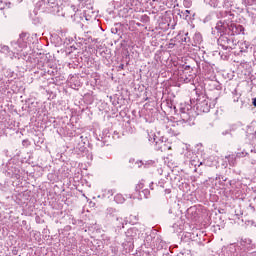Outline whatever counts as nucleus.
<instances>
[{
    "label": "nucleus",
    "mask_w": 256,
    "mask_h": 256,
    "mask_svg": "<svg viewBox=\"0 0 256 256\" xmlns=\"http://www.w3.org/2000/svg\"><path fill=\"white\" fill-rule=\"evenodd\" d=\"M36 7L41 11L54 13V11H57L59 4L57 3V0H40L39 2H37Z\"/></svg>",
    "instance_id": "obj_1"
},
{
    "label": "nucleus",
    "mask_w": 256,
    "mask_h": 256,
    "mask_svg": "<svg viewBox=\"0 0 256 256\" xmlns=\"http://www.w3.org/2000/svg\"><path fill=\"white\" fill-rule=\"evenodd\" d=\"M180 117L183 123H191L195 117L191 115L193 113V107L190 104L184 103L180 104Z\"/></svg>",
    "instance_id": "obj_2"
},
{
    "label": "nucleus",
    "mask_w": 256,
    "mask_h": 256,
    "mask_svg": "<svg viewBox=\"0 0 256 256\" xmlns=\"http://www.w3.org/2000/svg\"><path fill=\"white\" fill-rule=\"evenodd\" d=\"M218 45L224 49V51H227V49H235V40L233 37L227 36V35H221L218 38Z\"/></svg>",
    "instance_id": "obj_3"
},
{
    "label": "nucleus",
    "mask_w": 256,
    "mask_h": 256,
    "mask_svg": "<svg viewBox=\"0 0 256 256\" xmlns=\"http://www.w3.org/2000/svg\"><path fill=\"white\" fill-rule=\"evenodd\" d=\"M182 68H183V74H184L182 79H184V82L193 83L195 79V75L189 74L191 73V71H193V68H191L189 65H183Z\"/></svg>",
    "instance_id": "obj_4"
},
{
    "label": "nucleus",
    "mask_w": 256,
    "mask_h": 256,
    "mask_svg": "<svg viewBox=\"0 0 256 256\" xmlns=\"http://www.w3.org/2000/svg\"><path fill=\"white\" fill-rule=\"evenodd\" d=\"M228 29L231 31L232 35H241L245 31V27L241 24L233 23V21L228 22Z\"/></svg>",
    "instance_id": "obj_5"
},
{
    "label": "nucleus",
    "mask_w": 256,
    "mask_h": 256,
    "mask_svg": "<svg viewBox=\"0 0 256 256\" xmlns=\"http://www.w3.org/2000/svg\"><path fill=\"white\" fill-rule=\"evenodd\" d=\"M108 213H110L109 214L110 217L112 215V217L115 218L114 220L115 227H117L118 229H123V227H125V220L123 219V217H119L117 214H113L115 213V211H113V209L111 208L108 209Z\"/></svg>",
    "instance_id": "obj_6"
},
{
    "label": "nucleus",
    "mask_w": 256,
    "mask_h": 256,
    "mask_svg": "<svg viewBox=\"0 0 256 256\" xmlns=\"http://www.w3.org/2000/svg\"><path fill=\"white\" fill-rule=\"evenodd\" d=\"M196 105V109L197 111H200V113H209V111H211V104L209 103V100H203L198 102Z\"/></svg>",
    "instance_id": "obj_7"
},
{
    "label": "nucleus",
    "mask_w": 256,
    "mask_h": 256,
    "mask_svg": "<svg viewBox=\"0 0 256 256\" xmlns=\"http://www.w3.org/2000/svg\"><path fill=\"white\" fill-rule=\"evenodd\" d=\"M153 141L156 145L157 151H169L171 149V146L167 145V143L161 139L157 140V138H153Z\"/></svg>",
    "instance_id": "obj_8"
},
{
    "label": "nucleus",
    "mask_w": 256,
    "mask_h": 256,
    "mask_svg": "<svg viewBox=\"0 0 256 256\" xmlns=\"http://www.w3.org/2000/svg\"><path fill=\"white\" fill-rule=\"evenodd\" d=\"M229 20L225 19L224 21H219L216 26L215 29L218 31V33H225V31H227V29H229Z\"/></svg>",
    "instance_id": "obj_9"
},
{
    "label": "nucleus",
    "mask_w": 256,
    "mask_h": 256,
    "mask_svg": "<svg viewBox=\"0 0 256 256\" xmlns=\"http://www.w3.org/2000/svg\"><path fill=\"white\" fill-rule=\"evenodd\" d=\"M202 67V72L204 73V75H211V73H213V67L211 66V64L207 63V62H203L201 64Z\"/></svg>",
    "instance_id": "obj_10"
},
{
    "label": "nucleus",
    "mask_w": 256,
    "mask_h": 256,
    "mask_svg": "<svg viewBox=\"0 0 256 256\" xmlns=\"http://www.w3.org/2000/svg\"><path fill=\"white\" fill-rule=\"evenodd\" d=\"M9 9V5H7V3L0 1V19H3V17H7L5 16V11H7Z\"/></svg>",
    "instance_id": "obj_11"
},
{
    "label": "nucleus",
    "mask_w": 256,
    "mask_h": 256,
    "mask_svg": "<svg viewBox=\"0 0 256 256\" xmlns=\"http://www.w3.org/2000/svg\"><path fill=\"white\" fill-rule=\"evenodd\" d=\"M0 53H3L4 55H7V57H13L14 53L11 51V48L7 45H3L0 49Z\"/></svg>",
    "instance_id": "obj_12"
},
{
    "label": "nucleus",
    "mask_w": 256,
    "mask_h": 256,
    "mask_svg": "<svg viewBox=\"0 0 256 256\" xmlns=\"http://www.w3.org/2000/svg\"><path fill=\"white\" fill-rule=\"evenodd\" d=\"M193 40H194L195 45H199V44H201L202 41H203V36H201L200 33H196V34L194 35V37H193Z\"/></svg>",
    "instance_id": "obj_13"
},
{
    "label": "nucleus",
    "mask_w": 256,
    "mask_h": 256,
    "mask_svg": "<svg viewBox=\"0 0 256 256\" xmlns=\"http://www.w3.org/2000/svg\"><path fill=\"white\" fill-rule=\"evenodd\" d=\"M149 195H151V192L149 191V189H144L140 192L139 197L140 199H143V197L144 199H147Z\"/></svg>",
    "instance_id": "obj_14"
},
{
    "label": "nucleus",
    "mask_w": 256,
    "mask_h": 256,
    "mask_svg": "<svg viewBox=\"0 0 256 256\" xmlns=\"http://www.w3.org/2000/svg\"><path fill=\"white\" fill-rule=\"evenodd\" d=\"M206 3H209L211 7L217 8L219 7V0H205Z\"/></svg>",
    "instance_id": "obj_15"
},
{
    "label": "nucleus",
    "mask_w": 256,
    "mask_h": 256,
    "mask_svg": "<svg viewBox=\"0 0 256 256\" xmlns=\"http://www.w3.org/2000/svg\"><path fill=\"white\" fill-rule=\"evenodd\" d=\"M225 159L228 160L229 165H235V155H228Z\"/></svg>",
    "instance_id": "obj_16"
},
{
    "label": "nucleus",
    "mask_w": 256,
    "mask_h": 256,
    "mask_svg": "<svg viewBox=\"0 0 256 256\" xmlns=\"http://www.w3.org/2000/svg\"><path fill=\"white\" fill-rule=\"evenodd\" d=\"M143 187H145V184L143 182H139L135 187L136 193H141V189H143Z\"/></svg>",
    "instance_id": "obj_17"
},
{
    "label": "nucleus",
    "mask_w": 256,
    "mask_h": 256,
    "mask_svg": "<svg viewBox=\"0 0 256 256\" xmlns=\"http://www.w3.org/2000/svg\"><path fill=\"white\" fill-rule=\"evenodd\" d=\"M235 124H233L230 129L226 130V131H223L222 132V135H231V131H235Z\"/></svg>",
    "instance_id": "obj_18"
},
{
    "label": "nucleus",
    "mask_w": 256,
    "mask_h": 256,
    "mask_svg": "<svg viewBox=\"0 0 256 256\" xmlns=\"http://www.w3.org/2000/svg\"><path fill=\"white\" fill-rule=\"evenodd\" d=\"M191 165H193L195 167V171H197V167H201V165H203V162H197L195 160H191Z\"/></svg>",
    "instance_id": "obj_19"
},
{
    "label": "nucleus",
    "mask_w": 256,
    "mask_h": 256,
    "mask_svg": "<svg viewBox=\"0 0 256 256\" xmlns=\"http://www.w3.org/2000/svg\"><path fill=\"white\" fill-rule=\"evenodd\" d=\"M183 5H184V7L189 9V7H191V5H193V2L191 0H183Z\"/></svg>",
    "instance_id": "obj_20"
},
{
    "label": "nucleus",
    "mask_w": 256,
    "mask_h": 256,
    "mask_svg": "<svg viewBox=\"0 0 256 256\" xmlns=\"http://www.w3.org/2000/svg\"><path fill=\"white\" fill-rule=\"evenodd\" d=\"M133 233H137V228H130L128 229V231L126 232L127 235H130L131 237H133Z\"/></svg>",
    "instance_id": "obj_21"
},
{
    "label": "nucleus",
    "mask_w": 256,
    "mask_h": 256,
    "mask_svg": "<svg viewBox=\"0 0 256 256\" xmlns=\"http://www.w3.org/2000/svg\"><path fill=\"white\" fill-rule=\"evenodd\" d=\"M184 43H191V38L189 37V33H186V36L182 38Z\"/></svg>",
    "instance_id": "obj_22"
},
{
    "label": "nucleus",
    "mask_w": 256,
    "mask_h": 256,
    "mask_svg": "<svg viewBox=\"0 0 256 256\" xmlns=\"http://www.w3.org/2000/svg\"><path fill=\"white\" fill-rule=\"evenodd\" d=\"M80 4L82 7H85V5H91V0H80Z\"/></svg>",
    "instance_id": "obj_23"
},
{
    "label": "nucleus",
    "mask_w": 256,
    "mask_h": 256,
    "mask_svg": "<svg viewBox=\"0 0 256 256\" xmlns=\"http://www.w3.org/2000/svg\"><path fill=\"white\" fill-rule=\"evenodd\" d=\"M241 245L245 247V245H251V240L250 239H245L241 241Z\"/></svg>",
    "instance_id": "obj_24"
},
{
    "label": "nucleus",
    "mask_w": 256,
    "mask_h": 256,
    "mask_svg": "<svg viewBox=\"0 0 256 256\" xmlns=\"http://www.w3.org/2000/svg\"><path fill=\"white\" fill-rule=\"evenodd\" d=\"M168 107H170V109H174L175 113H177V106L173 105L172 102H168Z\"/></svg>",
    "instance_id": "obj_25"
},
{
    "label": "nucleus",
    "mask_w": 256,
    "mask_h": 256,
    "mask_svg": "<svg viewBox=\"0 0 256 256\" xmlns=\"http://www.w3.org/2000/svg\"><path fill=\"white\" fill-rule=\"evenodd\" d=\"M142 21H143V23H149V16L143 15L142 16Z\"/></svg>",
    "instance_id": "obj_26"
},
{
    "label": "nucleus",
    "mask_w": 256,
    "mask_h": 256,
    "mask_svg": "<svg viewBox=\"0 0 256 256\" xmlns=\"http://www.w3.org/2000/svg\"><path fill=\"white\" fill-rule=\"evenodd\" d=\"M22 145H23V147H29L30 143H29V141L26 139V140H23V141H22Z\"/></svg>",
    "instance_id": "obj_27"
},
{
    "label": "nucleus",
    "mask_w": 256,
    "mask_h": 256,
    "mask_svg": "<svg viewBox=\"0 0 256 256\" xmlns=\"http://www.w3.org/2000/svg\"><path fill=\"white\" fill-rule=\"evenodd\" d=\"M111 31L112 33H114V35H117L119 33V30L117 28H112Z\"/></svg>",
    "instance_id": "obj_28"
},
{
    "label": "nucleus",
    "mask_w": 256,
    "mask_h": 256,
    "mask_svg": "<svg viewBox=\"0 0 256 256\" xmlns=\"http://www.w3.org/2000/svg\"><path fill=\"white\" fill-rule=\"evenodd\" d=\"M25 37H27V33L22 32V33L20 34V39H25Z\"/></svg>",
    "instance_id": "obj_29"
},
{
    "label": "nucleus",
    "mask_w": 256,
    "mask_h": 256,
    "mask_svg": "<svg viewBox=\"0 0 256 256\" xmlns=\"http://www.w3.org/2000/svg\"><path fill=\"white\" fill-rule=\"evenodd\" d=\"M118 69H119V70L125 69V64H120V65L118 66Z\"/></svg>",
    "instance_id": "obj_30"
},
{
    "label": "nucleus",
    "mask_w": 256,
    "mask_h": 256,
    "mask_svg": "<svg viewBox=\"0 0 256 256\" xmlns=\"http://www.w3.org/2000/svg\"><path fill=\"white\" fill-rule=\"evenodd\" d=\"M226 17H235V15L232 14L231 12H228L227 15H226Z\"/></svg>",
    "instance_id": "obj_31"
},
{
    "label": "nucleus",
    "mask_w": 256,
    "mask_h": 256,
    "mask_svg": "<svg viewBox=\"0 0 256 256\" xmlns=\"http://www.w3.org/2000/svg\"><path fill=\"white\" fill-rule=\"evenodd\" d=\"M189 13H191V11H190V10H185V15H186V17H188V16H189Z\"/></svg>",
    "instance_id": "obj_32"
},
{
    "label": "nucleus",
    "mask_w": 256,
    "mask_h": 256,
    "mask_svg": "<svg viewBox=\"0 0 256 256\" xmlns=\"http://www.w3.org/2000/svg\"><path fill=\"white\" fill-rule=\"evenodd\" d=\"M174 47H175V44H173V43L169 44V49H173Z\"/></svg>",
    "instance_id": "obj_33"
},
{
    "label": "nucleus",
    "mask_w": 256,
    "mask_h": 256,
    "mask_svg": "<svg viewBox=\"0 0 256 256\" xmlns=\"http://www.w3.org/2000/svg\"><path fill=\"white\" fill-rule=\"evenodd\" d=\"M252 104L254 107H256V97L252 100Z\"/></svg>",
    "instance_id": "obj_34"
},
{
    "label": "nucleus",
    "mask_w": 256,
    "mask_h": 256,
    "mask_svg": "<svg viewBox=\"0 0 256 256\" xmlns=\"http://www.w3.org/2000/svg\"><path fill=\"white\" fill-rule=\"evenodd\" d=\"M245 4L246 5H251V2H249V0H245Z\"/></svg>",
    "instance_id": "obj_35"
},
{
    "label": "nucleus",
    "mask_w": 256,
    "mask_h": 256,
    "mask_svg": "<svg viewBox=\"0 0 256 256\" xmlns=\"http://www.w3.org/2000/svg\"><path fill=\"white\" fill-rule=\"evenodd\" d=\"M150 189L153 190V182L150 183Z\"/></svg>",
    "instance_id": "obj_36"
},
{
    "label": "nucleus",
    "mask_w": 256,
    "mask_h": 256,
    "mask_svg": "<svg viewBox=\"0 0 256 256\" xmlns=\"http://www.w3.org/2000/svg\"><path fill=\"white\" fill-rule=\"evenodd\" d=\"M11 45L13 47V45H17V42H11Z\"/></svg>",
    "instance_id": "obj_37"
},
{
    "label": "nucleus",
    "mask_w": 256,
    "mask_h": 256,
    "mask_svg": "<svg viewBox=\"0 0 256 256\" xmlns=\"http://www.w3.org/2000/svg\"><path fill=\"white\" fill-rule=\"evenodd\" d=\"M139 163H140V165H138V167H141V165H143V162H142V161H140Z\"/></svg>",
    "instance_id": "obj_38"
},
{
    "label": "nucleus",
    "mask_w": 256,
    "mask_h": 256,
    "mask_svg": "<svg viewBox=\"0 0 256 256\" xmlns=\"http://www.w3.org/2000/svg\"><path fill=\"white\" fill-rule=\"evenodd\" d=\"M234 101H239V97H237V98H234Z\"/></svg>",
    "instance_id": "obj_39"
},
{
    "label": "nucleus",
    "mask_w": 256,
    "mask_h": 256,
    "mask_svg": "<svg viewBox=\"0 0 256 256\" xmlns=\"http://www.w3.org/2000/svg\"><path fill=\"white\" fill-rule=\"evenodd\" d=\"M232 93H233V95H235V93H237V90H234Z\"/></svg>",
    "instance_id": "obj_40"
},
{
    "label": "nucleus",
    "mask_w": 256,
    "mask_h": 256,
    "mask_svg": "<svg viewBox=\"0 0 256 256\" xmlns=\"http://www.w3.org/2000/svg\"><path fill=\"white\" fill-rule=\"evenodd\" d=\"M125 1H127V0H122L123 5H125Z\"/></svg>",
    "instance_id": "obj_41"
},
{
    "label": "nucleus",
    "mask_w": 256,
    "mask_h": 256,
    "mask_svg": "<svg viewBox=\"0 0 256 256\" xmlns=\"http://www.w3.org/2000/svg\"><path fill=\"white\" fill-rule=\"evenodd\" d=\"M73 11H75V6H72Z\"/></svg>",
    "instance_id": "obj_42"
},
{
    "label": "nucleus",
    "mask_w": 256,
    "mask_h": 256,
    "mask_svg": "<svg viewBox=\"0 0 256 256\" xmlns=\"http://www.w3.org/2000/svg\"><path fill=\"white\" fill-rule=\"evenodd\" d=\"M15 50H16V51H19V49H18L17 47H15Z\"/></svg>",
    "instance_id": "obj_43"
},
{
    "label": "nucleus",
    "mask_w": 256,
    "mask_h": 256,
    "mask_svg": "<svg viewBox=\"0 0 256 256\" xmlns=\"http://www.w3.org/2000/svg\"><path fill=\"white\" fill-rule=\"evenodd\" d=\"M119 197H121V196H119V195H118V196H116V199H119Z\"/></svg>",
    "instance_id": "obj_44"
}]
</instances>
